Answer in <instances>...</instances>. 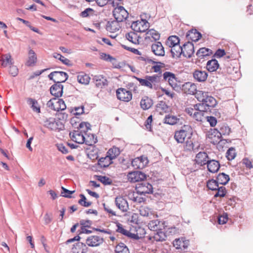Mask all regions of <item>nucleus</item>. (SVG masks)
<instances>
[{"mask_svg":"<svg viewBox=\"0 0 253 253\" xmlns=\"http://www.w3.org/2000/svg\"><path fill=\"white\" fill-rule=\"evenodd\" d=\"M148 162L149 161L147 157L141 156L133 159L131 163L133 166H135L137 165L136 163H139V166H137V168L142 169L147 166Z\"/></svg>","mask_w":253,"mask_h":253,"instance_id":"22","label":"nucleus"},{"mask_svg":"<svg viewBox=\"0 0 253 253\" xmlns=\"http://www.w3.org/2000/svg\"><path fill=\"white\" fill-rule=\"evenodd\" d=\"M90 79V77L84 73H81L77 76V81L81 84H88Z\"/></svg>","mask_w":253,"mask_h":253,"instance_id":"38","label":"nucleus"},{"mask_svg":"<svg viewBox=\"0 0 253 253\" xmlns=\"http://www.w3.org/2000/svg\"><path fill=\"white\" fill-rule=\"evenodd\" d=\"M136 193L140 195H145L146 194H152L153 193L152 185L146 181H142L138 183L135 187Z\"/></svg>","mask_w":253,"mask_h":253,"instance_id":"6","label":"nucleus"},{"mask_svg":"<svg viewBox=\"0 0 253 253\" xmlns=\"http://www.w3.org/2000/svg\"><path fill=\"white\" fill-rule=\"evenodd\" d=\"M147 34L152 37V38L156 41L159 40L160 38V34L154 29L149 30Z\"/></svg>","mask_w":253,"mask_h":253,"instance_id":"52","label":"nucleus"},{"mask_svg":"<svg viewBox=\"0 0 253 253\" xmlns=\"http://www.w3.org/2000/svg\"><path fill=\"white\" fill-rule=\"evenodd\" d=\"M219 184L217 182V180L215 179H211L209 180L207 183V187L213 191H215L217 188H218Z\"/></svg>","mask_w":253,"mask_h":253,"instance_id":"46","label":"nucleus"},{"mask_svg":"<svg viewBox=\"0 0 253 253\" xmlns=\"http://www.w3.org/2000/svg\"><path fill=\"white\" fill-rule=\"evenodd\" d=\"M204 113L196 111L193 114V118L197 121L202 122L204 118Z\"/></svg>","mask_w":253,"mask_h":253,"instance_id":"56","label":"nucleus"},{"mask_svg":"<svg viewBox=\"0 0 253 253\" xmlns=\"http://www.w3.org/2000/svg\"><path fill=\"white\" fill-rule=\"evenodd\" d=\"M117 227L116 231L126 236L128 231L124 229L123 225L119 222L117 223Z\"/></svg>","mask_w":253,"mask_h":253,"instance_id":"55","label":"nucleus"},{"mask_svg":"<svg viewBox=\"0 0 253 253\" xmlns=\"http://www.w3.org/2000/svg\"><path fill=\"white\" fill-rule=\"evenodd\" d=\"M115 204L117 208L122 212L127 211L128 204L126 199L122 196H118L115 198Z\"/></svg>","mask_w":253,"mask_h":253,"instance_id":"14","label":"nucleus"},{"mask_svg":"<svg viewBox=\"0 0 253 253\" xmlns=\"http://www.w3.org/2000/svg\"><path fill=\"white\" fill-rule=\"evenodd\" d=\"M182 90L187 94H195L196 97L197 93L199 91L197 90L196 85L191 82H186L183 84Z\"/></svg>","mask_w":253,"mask_h":253,"instance_id":"17","label":"nucleus"},{"mask_svg":"<svg viewBox=\"0 0 253 253\" xmlns=\"http://www.w3.org/2000/svg\"><path fill=\"white\" fill-rule=\"evenodd\" d=\"M151 50L155 55L159 56L165 55V50L162 43L160 42H156L151 45Z\"/></svg>","mask_w":253,"mask_h":253,"instance_id":"19","label":"nucleus"},{"mask_svg":"<svg viewBox=\"0 0 253 253\" xmlns=\"http://www.w3.org/2000/svg\"><path fill=\"white\" fill-rule=\"evenodd\" d=\"M194 107L196 111L202 113H204L205 112L209 111V108L206 106L204 102L196 104L194 105Z\"/></svg>","mask_w":253,"mask_h":253,"instance_id":"47","label":"nucleus"},{"mask_svg":"<svg viewBox=\"0 0 253 253\" xmlns=\"http://www.w3.org/2000/svg\"><path fill=\"white\" fill-rule=\"evenodd\" d=\"M112 160L107 155L105 157L100 158L98 161V164L101 168H107L113 163Z\"/></svg>","mask_w":253,"mask_h":253,"instance_id":"34","label":"nucleus"},{"mask_svg":"<svg viewBox=\"0 0 253 253\" xmlns=\"http://www.w3.org/2000/svg\"><path fill=\"white\" fill-rule=\"evenodd\" d=\"M97 180L105 185H111L112 183V180L106 176H97Z\"/></svg>","mask_w":253,"mask_h":253,"instance_id":"49","label":"nucleus"},{"mask_svg":"<svg viewBox=\"0 0 253 253\" xmlns=\"http://www.w3.org/2000/svg\"><path fill=\"white\" fill-rule=\"evenodd\" d=\"M27 103L31 106V108L33 111L37 113H40V107L38 106V102L36 100L29 98L27 100Z\"/></svg>","mask_w":253,"mask_h":253,"instance_id":"37","label":"nucleus"},{"mask_svg":"<svg viewBox=\"0 0 253 253\" xmlns=\"http://www.w3.org/2000/svg\"><path fill=\"white\" fill-rule=\"evenodd\" d=\"M202 37L201 34L197 31L196 29L189 30L186 34V38L188 40L193 42H197Z\"/></svg>","mask_w":253,"mask_h":253,"instance_id":"26","label":"nucleus"},{"mask_svg":"<svg viewBox=\"0 0 253 253\" xmlns=\"http://www.w3.org/2000/svg\"><path fill=\"white\" fill-rule=\"evenodd\" d=\"M116 95L118 99L125 102H128L132 98L131 91L123 88H118L116 91Z\"/></svg>","mask_w":253,"mask_h":253,"instance_id":"12","label":"nucleus"},{"mask_svg":"<svg viewBox=\"0 0 253 253\" xmlns=\"http://www.w3.org/2000/svg\"><path fill=\"white\" fill-rule=\"evenodd\" d=\"M113 15L118 21L122 22L125 21L127 23L128 13L123 6H119L115 7L113 11Z\"/></svg>","mask_w":253,"mask_h":253,"instance_id":"5","label":"nucleus"},{"mask_svg":"<svg viewBox=\"0 0 253 253\" xmlns=\"http://www.w3.org/2000/svg\"><path fill=\"white\" fill-rule=\"evenodd\" d=\"M170 48V52L172 58H179L182 54V52H183L182 46L179 44H177Z\"/></svg>","mask_w":253,"mask_h":253,"instance_id":"30","label":"nucleus"},{"mask_svg":"<svg viewBox=\"0 0 253 253\" xmlns=\"http://www.w3.org/2000/svg\"><path fill=\"white\" fill-rule=\"evenodd\" d=\"M228 220V216L226 213L220 215L218 217V222L219 224H223L226 223Z\"/></svg>","mask_w":253,"mask_h":253,"instance_id":"57","label":"nucleus"},{"mask_svg":"<svg viewBox=\"0 0 253 253\" xmlns=\"http://www.w3.org/2000/svg\"><path fill=\"white\" fill-rule=\"evenodd\" d=\"M229 176L223 172L219 173L216 179L218 184L221 185L226 184L229 181Z\"/></svg>","mask_w":253,"mask_h":253,"instance_id":"35","label":"nucleus"},{"mask_svg":"<svg viewBox=\"0 0 253 253\" xmlns=\"http://www.w3.org/2000/svg\"><path fill=\"white\" fill-rule=\"evenodd\" d=\"M164 65L165 64H157L152 66V69L154 70V72L158 73V75L161 76L162 73L161 68L163 67Z\"/></svg>","mask_w":253,"mask_h":253,"instance_id":"59","label":"nucleus"},{"mask_svg":"<svg viewBox=\"0 0 253 253\" xmlns=\"http://www.w3.org/2000/svg\"><path fill=\"white\" fill-rule=\"evenodd\" d=\"M208 170L211 173L216 172L220 168V164L218 161L211 159V158L206 164Z\"/></svg>","mask_w":253,"mask_h":253,"instance_id":"21","label":"nucleus"},{"mask_svg":"<svg viewBox=\"0 0 253 253\" xmlns=\"http://www.w3.org/2000/svg\"><path fill=\"white\" fill-rule=\"evenodd\" d=\"M57 147L58 150L63 154H67L69 152L67 148L63 144H58Z\"/></svg>","mask_w":253,"mask_h":253,"instance_id":"63","label":"nucleus"},{"mask_svg":"<svg viewBox=\"0 0 253 253\" xmlns=\"http://www.w3.org/2000/svg\"><path fill=\"white\" fill-rule=\"evenodd\" d=\"M193 78L199 82H205L208 77V73L205 71L196 70L193 73Z\"/></svg>","mask_w":253,"mask_h":253,"instance_id":"25","label":"nucleus"},{"mask_svg":"<svg viewBox=\"0 0 253 253\" xmlns=\"http://www.w3.org/2000/svg\"><path fill=\"white\" fill-rule=\"evenodd\" d=\"M163 78L165 81L168 82L169 84L173 88L177 86V78L174 74L166 71L164 73Z\"/></svg>","mask_w":253,"mask_h":253,"instance_id":"15","label":"nucleus"},{"mask_svg":"<svg viewBox=\"0 0 253 253\" xmlns=\"http://www.w3.org/2000/svg\"><path fill=\"white\" fill-rule=\"evenodd\" d=\"M93 80L95 82L96 86L98 87L102 88L108 84L107 79L102 75H96L94 76Z\"/></svg>","mask_w":253,"mask_h":253,"instance_id":"28","label":"nucleus"},{"mask_svg":"<svg viewBox=\"0 0 253 253\" xmlns=\"http://www.w3.org/2000/svg\"><path fill=\"white\" fill-rule=\"evenodd\" d=\"M0 61L1 66L4 68L14 64V61L10 53L2 55L0 59Z\"/></svg>","mask_w":253,"mask_h":253,"instance_id":"27","label":"nucleus"},{"mask_svg":"<svg viewBox=\"0 0 253 253\" xmlns=\"http://www.w3.org/2000/svg\"><path fill=\"white\" fill-rule=\"evenodd\" d=\"M115 253H129L127 246L123 243H119L115 248Z\"/></svg>","mask_w":253,"mask_h":253,"instance_id":"41","label":"nucleus"},{"mask_svg":"<svg viewBox=\"0 0 253 253\" xmlns=\"http://www.w3.org/2000/svg\"><path fill=\"white\" fill-rule=\"evenodd\" d=\"M9 73L12 76L16 77L18 74V69L17 66L12 64L9 66Z\"/></svg>","mask_w":253,"mask_h":253,"instance_id":"54","label":"nucleus"},{"mask_svg":"<svg viewBox=\"0 0 253 253\" xmlns=\"http://www.w3.org/2000/svg\"><path fill=\"white\" fill-rule=\"evenodd\" d=\"M153 105V100L147 96L144 97L140 101L141 107L143 110L149 109Z\"/></svg>","mask_w":253,"mask_h":253,"instance_id":"33","label":"nucleus"},{"mask_svg":"<svg viewBox=\"0 0 253 253\" xmlns=\"http://www.w3.org/2000/svg\"><path fill=\"white\" fill-rule=\"evenodd\" d=\"M207 121L210 123L211 126H214L217 123L216 118L212 116L207 117Z\"/></svg>","mask_w":253,"mask_h":253,"instance_id":"62","label":"nucleus"},{"mask_svg":"<svg viewBox=\"0 0 253 253\" xmlns=\"http://www.w3.org/2000/svg\"><path fill=\"white\" fill-rule=\"evenodd\" d=\"M180 40L176 36H171L169 37L167 41V44L169 47H172L177 44H179Z\"/></svg>","mask_w":253,"mask_h":253,"instance_id":"39","label":"nucleus"},{"mask_svg":"<svg viewBox=\"0 0 253 253\" xmlns=\"http://www.w3.org/2000/svg\"><path fill=\"white\" fill-rule=\"evenodd\" d=\"M90 126L91 125L89 123H86V122H82L80 124L79 127H78V129H79L81 128H83L84 127H85V129L84 130V132L85 131H87L88 130L90 129Z\"/></svg>","mask_w":253,"mask_h":253,"instance_id":"58","label":"nucleus"},{"mask_svg":"<svg viewBox=\"0 0 253 253\" xmlns=\"http://www.w3.org/2000/svg\"><path fill=\"white\" fill-rule=\"evenodd\" d=\"M130 27L135 32L143 33L148 30L149 24L147 20L142 19L141 21H133Z\"/></svg>","mask_w":253,"mask_h":253,"instance_id":"8","label":"nucleus"},{"mask_svg":"<svg viewBox=\"0 0 253 253\" xmlns=\"http://www.w3.org/2000/svg\"><path fill=\"white\" fill-rule=\"evenodd\" d=\"M104 242L103 238L98 236L91 235L87 237L85 243L86 245L91 247H97L102 244Z\"/></svg>","mask_w":253,"mask_h":253,"instance_id":"13","label":"nucleus"},{"mask_svg":"<svg viewBox=\"0 0 253 253\" xmlns=\"http://www.w3.org/2000/svg\"><path fill=\"white\" fill-rule=\"evenodd\" d=\"M80 197H81V199L79 200L78 203L80 205L84 207H88L91 205L90 202H86V198L84 194H80Z\"/></svg>","mask_w":253,"mask_h":253,"instance_id":"50","label":"nucleus"},{"mask_svg":"<svg viewBox=\"0 0 253 253\" xmlns=\"http://www.w3.org/2000/svg\"><path fill=\"white\" fill-rule=\"evenodd\" d=\"M59 99L57 97L53 98L49 100L46 105L50 109L58 112V106H59Z\"/></svg>","mask_w":253,"mask_h":253,"instance_id":"36","label":"nucleus"},{"mask_svg":"<svg viewBox=\"0 0 253 253\" xmlns=\"http://www.w3.org/2000/svg\"><path fill=\"white\" fill-rule=\"evenodd\" d=\"M162 76L154 75L153 76H146L145 79L136 78L139 84L150 89L157 90L159 88V84L160 83Z\"/></svg>","mask_w":253,"mask_h":253,"instance_id":"2","label":"nucleus"},{"mask_svg":"<svg viewBox=\"0 0 253 253\" xmlns=\"http://www.w3.org/2000/svg\"><path fill=\"white\" fill-rule=\"evenodd\" d=\"M215 191H216V193L214 194V197H223L225 196L226 193V188L223 186L220 187L218 186V188H217Z\"/></svg>","mask_w":253,"mask_h":253,"instance_id":"48","label":"nucleus"},{"mask_svg":"<svg viewBox=\"0 0 253 253\" xmlns=\"http://www.w3.org/2000/svg\"><path fill=\"white\" fill-rule=\"evenodd\" d=\"M126 37L128 41L134 44L138 43V37L134 32H130L126 34Z\"/></svg>","mask_w":253,"mask_h":253,"instance_id":"43","label":"nucleus"},{"mask_svg":"<svg viewBox=\"0 0 253 253\" xmlns=\"http://www.w3.org/2000/svg\"><path fill=\"white\" fill-rule=\"evenodd\" d=\"M218 129H211V135L217 136L218 139H220L222 135H228L230 133V128L225 125H222L218 126Z\"/></svg>","mask_w":253,"mask_h":253,"instance_id":"11","label":"nucleus"},{"mask_svg":"<svg viewBox=\"0 0 253 253\" xmlns=\"http://www.w3.org/2000/svg\"><path fill=\"white\" fill-rule=\"evenodd\" d=\"M196 98L199 101L204 102L206 106L209 108V111H211V108L214 107L217 104L216 99L210 95L208 92L199 91L197 93Z\"/></svg>","mask_w":253,"mask_h":253,"instance_id":"3","label":"nucleus"},{"mask_svg":"<svg viewBox=\"0 0 253 253\" xmlns=\"http://www.w3.org/2000/svg\"><path fill=\"white\" fill-rule=\"evenodd\" d=\"M236 155L235 149L233 147L229 148L226 152V157L229 161L233 160L235 158Z\"/></svg>","mask_w":253,"mask_h":253,"instance_id":"51","label":"nucleus"},{"mask_svg":"<svg viewBox=\"0 0 253 253\" xmlns=\"http://www.w3.org/2000/svg\"><path fill=\"white\" fill-rule=\"evenodd\" d=\"M219 64L218 61L215 59H212L209 60L206 64V68L210 72H212L216 71L219 68Z\"/></svg>","mask_w":253,"mask_h":253,"instance_id":"29","label":"nucleus"},{"mask_svg":"<svg viewBox=\"0 0 253 253\" xmlns=\"http://www.w3.org/2000/svg\"><path fill=\"white\" fill-rule=\"evenodd\" d=\"M211 54L212 51L211 49L206 47H202L197 51L196 54L198 58L203 59L205 57L211 55Z\"/></svg>","mask_w":253,"mask_h":253,"instance_id":"32","label":"nucleus"},{"mask_svg":"<svg viewBox=\"0 0 253 253\" xmlns=\"http://www.w3.org/2000/svg\"><path fill=\"white\" fill-rule=\"evenodd\" d=\"M80 223L82 225L81 227H90L92 224V221L89 220L82 219L80 220Z\"/></svg>","mask_w":253,"mask_h":253,"instance_id":"60","label":"nucleus"},{"mask_svg":"<svg viewBox=\"0 0 253 253\" xmlns=\"http://www.w3.org/2000/svg\"><path fill=\"white\" fill-rule=\"evenodd\" d=\"M160 221L158 219L151 220L148 223V226L150 230L152 231H158L160 228Z\"/></svg>","mask_w":253,"mask_h":253,"instance_id":"44","label":"nucleus"},{"mask_svg":"<svg viewBox=\"0 0 253 253\" xmlns=\"http://www.w3.org/2000/svg\"><path fill=\"white\" fill-rule=\"evenodd\" d=\"M183 52L182 55L184 57L190 58L194 53V46L192 42H188L185 43L182 46Z\"/></svg>","mask_w":253,"mask_h":253,"instance_id":"16","label":"nucleus"},{"mask_svg":"<svg viewBox=\"0 0 253 253\" xmlns=\"http://www.w3.org/2000/svg\"><path fill=\"white\" fill-rule=\"evenodd\" d=\"M69 135L73 141L78 144H83L84 143L86 145L91 146L96 143L97 141V137H95V135L93 134H91V137L89 138V140L88 138L86 139L84 133L79 128L72 132H70Z\"/></svg>","mask_w":253,"mask_h":253,"instance_id":"1","label":"nucleus"},{"mask_svg":"<svg viewBox=\"0 0 253 253\" xmlns=\"http://www.w3.org/2000/svg\"><path fill=\"white\" fill-rule=\"evenodd\" d=\"M127 176L128 180L132 183L142 181L146 178V175L140 171L130 172Z\"/></svg>","mask_w":253,"mask_h":253,"instance_id":"10","label":"nucleus"},{"mask_svg":"<svg viewBox=\"0 0 253 253\" xmlns=\"http://www.w3.org/2000/svg\"><path fill=\"white\" fill-rule=\"evenodd\" d=\"M28 59L26 63L27 66L30 67L35 65L37 62V58L36 53L32 49H30L29 51Z\"/></svg>","mask_w":253,"mask_h":253,"instance_id":"31","label":"nucleus"},{"mask_svg":"<svg viewBox=\"0 0 253 253\" xmlns=\"http://www.w3.org/2000/svg\"><path fill=\"white\" fill-rule=\"evenodd\" d=\"M62 192H61V195L63 197H64L65 198H72V196H71V194H72L73 193L75 192V191H70L69 190L64 187H62Z\"/></svg>","mask_w":253,"mask_h":253,"instance_id":"53","label":"nucleus"},{"mask_svg":"<svg viewBox=\"0 0 253 253\" xmlns=\"http://www.w3.org/2000/svg\"><path fill=\"white\" fill-rule=\"evenodd\" d=\"M120 21H118L116 19L108 21L106 25V30L111 33H114L119 31L121 28L120 25Z\"/></svg>","mask_w":253,"mask_h":253,"instance_id":"24","label":"nucleus"},{"mask_svg":"<svg viewBox=\"0 0 253 253\" xmlns=\"http://www.w3.org/2000/svg\"><path fill=\"white\" fill-rule=\"evenodd\" d=\"M157 233L154 235V238L156 241H163L166 240L167 236L166 234L160 229L157 231Z\"/></svg>","mask_w":253,"mask_h":253,"instance_id":"45","label":"nucleus"},{"mask_svg":"<svg viewBox=\"0 0 253 253\" xmlns=\"http://www.w3.org/2000/svg\"><path fill=\"white\" fill-rule=\"evenodd\" d=\"M189 240H184L183 238H181V245L180 250L185 252V250L187 249L189 246Z\"/></svg>","mask_w":253,"mask_h":253,"instance_id":"61","label":"nucleus"},{"mask_svg":"<svg viewBox=\"0 0 253 253\" xmlns=\"http://www.w3.org/2000/svg\"><path fill=\"white\" fill-rule=\"evenodd\" d=\"M164 120L165 123L170 125H174L178 123L180 119L176 116L168 115L165 117Z\"/></svg>","mask_w":253,"mask_h":253,"instance_id":"40","label":"nucleus"},{"mask_svg":"<svg viewBox=\"0 0 253 253\" xmlns=\"http://www.w3.org/2000/svg\"><path fill=\"white\" fill-rule=\"evenodd\" d=\"M63 85L61 84L55 83L50 88V93L55 97L58 98L63 94Z\"/></svg>","mask_w":253,"mask_h":253,"instance_id":"20","label":"nucleus"},{"mask_svg":"<svg viewBox=\"0 0 253 253\" xmlns=\"http://www.w3.org/2000/svg\"><path fill=\"white\" fill-rule=\"evenodd\" d=\"M48 78L55 83L61 84L64 83L68 78L67 73L63 71H54L48 76Z\"/></svg>","mask_w":253,"mask_h":253,"instance_id":"7","label":"nucleus"},{"mask_svg":"<svg viewBox=\"0 0 253 253\" xmlns=\"http://www.w3.org/2000/svg\"><path fill=\"white\" fill-rule=\"evenodd\" d=\"M120 154V150L116 147H113L107 152V155L113 160Z\"/></svg>","mask_w":253,"mask_h":253,"instance_id":"42","label":"nucleus"},{"mask_svg":"<svg viewBox=\"0 0 253 253\" xmlns=\"http://www.w3.org/2000/svg\"><path fill=\"white\" fill-rule=\"evenodd\" d=\"M225 54V51L224 49H217L214 54V56L217 58H220Z\"/></svg>","mask_w":253,"mask_h":253,"instance_id":"64","label":"nucleus"},{"mask_svg":"<svg viewBox=\"0 0 253 253\" xmlns=\"http://www.w3.org/2000/svg\"><path fill=\"white\" fill-rule=\"evenodd\" d=\"M187 128L191 129L189 126H184L182 129L175 132L174 137L177 143H182L184 142L186 137H190L191 133L188 132Z\"/></svg>","mask_w":253,"mask_h":253,"instance_id":"9","label":"nucleus"},{"mask_svg":"<svg viewBox=\"0 0 253 253\" xmlns=\"http://www.w3.org/2000/svg\"><path fill=\"white\" fill-rule=\"evenodd\" d=\"M210 158L206 152H200L196 155L195 161L197 165L203 166L206 165Z\"/></svg>","mask_w":253,"mask_h":253,"instance_id":"18","label":"nucleus"},{"mask_svg":"<svg viewBox=\"0 0 253 253\" xmlns=\"http://www.w3.org/2000/svg\"><path fill=\"white\" fill-rule=\"evenodd\" d=\"M88 248L85 244L82 242H77L73 245L72 248L73 253H86Z\"/></svg>","mask_w":253,"mask_h":253,"instance_id":"23","label":"nucleus"},{"mask_svg":"<svg viewBox=\"0 0 253 253\" xmlns=\"http://www.w3.org/2000/svg\"><path fill=\"white\" fill-rule=\"evenodd\" d=\"M43 125L49 129L59 131L64 128V125L60 121L53 118L46 119L43 122Z\"/></svg>","mask_w":253,"mask_h":253,"instance_id":"4","label":"nucleus"}]
</instances>
